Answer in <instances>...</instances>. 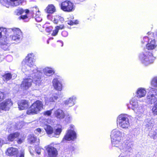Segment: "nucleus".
Wrapping results in <instances>:
<instances>
[{"label":"nucleus","mask_w":157,"mask_h":157,"mask_svg":"<svg viewBox=\"0 0 157 157\" xmlns=\"http://www.w3.org/2000/svg\"><path fill=\"white\" fill-rule=\"evenodd\" d=\"M52 38V39H53V38Z\"/></svg>","instance_id":"57"},{"label":"nucleus","mask_w":157,"mask_h":157,"mask_svg":"<svg viewBox=\"0 0 157 157\" xmlns=\"http://www.w3.org/2000/svg\"><path fill=\"white\" fill-rule=\"evenodd\" d=\"M28 75L29 76L31 77L30 75ZM31 77L33 78V80L28 78H25L23 80L21 85V87L22 89L23 90H27L31 86L32 82L33 81L34 82L36 85L40 86V85L41 84V83H40L39 85L36 84L35 82L34 81L33 77ZM40 82H41V81Z\"/></svg>","instance_id":"12"},{"label":"nucleus","mask_w":157,"mask_h":157,"mask_svg":"<svg viewBox=\"0 0 157 157\" xmlns=\"http://www.w3.org/2000/svg\"><path fill=\"white\" fill-rule=\"evenodd\" d=\"M13 102L10 99H7L0 103V108L2 111H8L13 105Z\"/></svg>","instance_id":"13"},{"label":"nucleus","mask_w":157,"mask_h":157,"mask_svg":"<svg viewBox=\"0 0 157 157\" xmlns=\"http://www.w3.org/2000/svg\"><path fill=\"white\" fill-rule=\"evenodd\" d=\"M35 150L37 153L38 155L40 154L41 152V149L40 147H37L36 148Z\"/></svg>","instance_id":"40"},{"label":"nucleus","mask_w":157,"mask_h":157,"mask_svg":"<svg viewBox=\"0 0 157 157\" xmlns=\"http://www.w3.org/2000/svg\"><path fill=\"white\" fill-rule=\"evenodd\" d=\"M117 121L119 126L122 128H128L130 126V123L128 115L125 114H121L117 117Z\"/></svg>","instance_id":"8"},{"label":"nucleus","mask_w":157,"mask_h":157,"mask_svg":"<svg viewBox=\"0 0 157 157\" xmlns=\"http://www.w3.org/2000/svg\"><path fill=\"white\" fill-rule=\"evenodd\" d=\"M130 103L131 105V109L134 111L137 116L140 117L144 114L145 110L144 105L142 104H138L135 98H132Z\"/></svg>","instance_id":"6"},{"label":"nucleus","mask_w":157,"mask_h":157,"mask_svg":"<svg viewBox=\"0 0 157 157\" xmlns=\"http://www.w3.org/2000/svg\"><path fill=\"white\" fill-rule=\"evenodd\" d=\"M28 141L31 144L35 143L36 145H37L39 143V139H37L33 135H30L28 137Z\"/></svg>","instance_id":"21"},{"label":"nucleus","mask_w":157,"mask_h":157,"mask_svg":"<svg viewBox=\"0 0 157 157\" xmlns=\"http://www.w3.org/2000/svg\"><path fill=\"white\" fill-rule=\"evenodd\" d=\"M62 35L64 37H66L68 35V33L66 31H63L62 32Z\"/></svg>","instance_id":"42"},{"label":"nucleus","mask_w":157,"mask_h":157,"mask_svg":"<svg viewBox=\"0 0 157 157\" xmlns=\"http://www.w3.org/2000/svg\"><path fill=\"white\" fill-rule=\"evenodd\" d=\"M59 32V30L56 27L55 29L53 31L52 33V35L53 36H56L58 34Z\"/></svg>","instance_id":"36"},{"label":"nucleus","mask_w":157,"mask_h":157,"mask_svg":"<svg viewBox=\"0 0 157 157\" xmlns=\"http://www.w3.org/2000/svg\"><path fill=\"white\" fill-rule=\"evenodd\" d=\"M61 9L64 11L70 12L73 9V4L70 1H66L61 3Z\"/></svg>","instance_id":"11"},{"label":"nucleus","mask_w":157,"mask_h":157,"mask_svg":"<svg viewBox=\"0 0 157 157\" xmlns=\"http://www.w3.org/2000/svg\"><path fill=\"white\" fill-rule=\"evenodd\" d=\"M48 153L49 157H56L57 155V151L56 148L53 147L48 146L46 148Z\"/></svg>","instance_id":"14"},{"label":"nucleus","mask_w":157,"mask_h":157,"mask_svg":"<svg viewBox=\"0 0 157 157\" xmlns=\"http://www.w3.org/2000/svg\"><path fill=\"white\" fill-rule=\"evenodd\" d=\"M76 99V96H72L66 100L65 101L64 103L69 106H71L75 104V101Z\"/></svg>","instance_id":"19"},{"label":"nucleus","mask_w":157,"mask_h":157,"mask_svg":"<svg viewBox=\"0 0 157 157\" xmlns=\"http://www.w3.org/2000/svg\"><path fill=\"white\" fill-rule=\"evenodd\" d=\"M148 34H149V32L148 33Z\"/></svg>","instance_id":"58"},{"label":"nucleus","mask_w":157,"mask_h":157,"mask_svg":"<svg viewBox=\"0 0 157 157\" xmlns=\"http://www.w3.org/2000/svg\"><path fill=\"white\" fill-rule=\"evenodd\" d=\"M151 39V38L147 36H144L141 40V43L143 44H147Z\"/></svg>","instance_id":"31"},{"label":"nucleus","mask_w":157,"mask_h":157,"mask_svg":"<svg viewBox=\"0 0 157 157\" xmlns=\"http://www.w3.org/2000/svg\"><path fill=\"white\" fill-rule=\"evenodd\" d=\"M17 149L13 147L9 148L7 150V154L9 155L12 156L16 155L18 153Z\"/></svg>","instance_id":"23"},{"label":"nucleus","mask_w":157,"mask_h":157,"mask_svg":"<svg viewBox=\"0 0 157 157\" xmlns=\"http://www.w3.org/2000/svg\"><path fill=\"white\" fill-rule=\"evenodd\" d=\"M148 104H154L152 106L151 110L152 114L154 116L157 115V89L151 88L147 93L145 100H142L141 101H144ZM140 101H141L140 100Z\"/></svg>","instance_id":"5"},{"label":"nucleus","mask_w":157,"mask_h":157,"mask_svg":"<svg viewBox=\"0 0 157 157\" xmlns=\"http://www.w3.org/2000/svg\"><path fill=\"white\" fill-rule=\"evenodd\" d=\"M59 95L57 94H53L49 98H45V101L46 104L48 105L51 102H55L58 98Z\"/></svg>","instance_id":"18"},{"label":"nucleus","mask_w":157,"mask_h":157,"mask_svg":"<svg viewBox=\"0 0 157 157\" xmlns=\"http://www.w3.org/2000/svg\"><path fill=\"white\" fill-rule=\"evenodd\" d=\"M35 20L38 22H40L42 20V18L40 14V11L38 10L36 12L35 17Z\"/></svg>","instance_id":"29"},{"label":"nucleus","mask_w":157,"mask_h":157,"mask_svg":"<svg viewBox=\"0 0 157 157\" xmlns=\"http://www.w3.org/2000/svg\"><path fill=\"white\" fill-rule=\"evenodd\" d=\"M12 32L13 34L11 36L12 40L18 41L22 36V32L21 30L17 28L8 29L3 27H0V45L2 48L5 50L8 49L9 44L7 39L6 35H8V32Z\"/></svg>","instance_id":"3"},{"label":"nucleus","mask_w":157,"mask_h":157,"mask_svg":"<svg viewBox=\"0 0 157 157\" xmlns=\"http://www.w3.org/2000/svg\"><path fill=\"white\" fill-rule=\"evenodd\" d=\"M52 84L54 88L56 90L61 91L62 90V84L57 78H55L53 79L52 81Z\"/></svg>","instance_id":"17"},{"label":"nucleus","mask_w":157,"mask_h":157,"mask_svg":"<svg viewBox=\"0 0 157 157\" xmlns=\"http://www.w3.org/2000/svg\"><path fill=\"white\" fill-rule=\"evenodd\" d=\"M7 59H8V58L12 59V57L11 56H7Z\"/></svg>","instance_id":"54"},{"label":"nucleus","mask_w":157,"mask_h":157,"mask_svg":"<svg viewBox=\"0 0 157 157\" xmlns=\"http://www.w3.org/2000/svg\"><path fill=\"white\" fill-rule=\"evenodd\" d=\"M18 107L19 110H22L27 108L29 103L25 100H22L18 102Z\"/></svg>","instance_id":"16"},{"label":"nucleus","mask_w":157,"mask_h":157,"mask_svg":"<svg viewBox=\"0 0 157 157\" xmlns=\"http://www.w3.org/2000/svg\"><path fill=\"white\" fill-rule=\"evenodd\" d=\"M151 84L153 87H157V76L154 77L152 79Z\"/></svg>","instance_id":"30"},{"label":"nucleus","mask_w":157,"mask_h":157,"mask_svg":"<svg viewBox=\"0 0 157 157\" xmlns=\"http://www.w3.org/2000/svg\"><path fill=\"white\" fill-rule=\"evenodd\" d=\"M25 13H27L29 12V10H28L26 9L25 10Z\"/></svg>","instance_id":"51"},{"label":"nucleus","mask_w":157,"mask_h":157,"mask_svg":"<svg viewBox=\"0 0 157 157\" xmlns=\"http://www.w3.org/2000/svg\"><path fill=\"white\" fill-rule=\"evenodd\" d=\"M68 118H69L70 119H71V115H68L67 116Z\"/></svg>","instance_id":"52"},{"label":"nucleus","mask_w":157,"mask_h":157,"mask_svg":"<svg viewBox=\"0 0 157 157\" xmlns=\"http://www.w3.org/2000/svg\"><path fill=\"white\" fill-rule=\"evenodd\" d=\"M146 44V49L147 51L144 50L140 54L139 56V59L141 62L144 65L147 66L152 63L155 58L154 57L151 52H148V50H152L155 49L157 44L155 42V39H152Z\"/></svg>","instance_id":"4"},{"label":"nucleus","mask_w":157,"mask_h":157,"mask_svg":"<svg viewBox=\"0 0 157 157\" xmlns=\"http://www.w3.org/2000/svg\"><path fill=\"white\" fill-rule=\"evenodd\" d=\"M57 42H60L61 43V46L62 47L63 46V42L62 41H61V40H59L57 41Z\"/></svg>","instance_id":"47"},{"label":"nucleus","mask_w":157,"mask_h":157,"mask_svg":"<svg viewBox=\"0 0 157 157\" xmlns=\"http://www.w3.org/2000/svg\"><path fill=\"white\" fill-rule=\"evenodd\" d=\"M150 35H153V34H151V33H150Z\"/></svg>","instance_id":"56"},{"label":"nucleus","mask_w":157,"mask_h":157,"mask_svg":"<svg viewBox=\"0 0 157 157\" xmlns=\"http://www.w3.org/2000/svg\"><path fill=\"white\" fill-rule=\"evenodd\" d=\"M33 10H32V11H33V13L34 14V10H35V11H36V10H37V8L36 7H35V8H33Z\"/></svg>","instance_id":"48"},{"label":"nucleus","mask_w":157,"mask_h":157,"mask_svg":"<svg viewBox=\"0 0 157 157\" xmlns=\"http://www.w3.org/2000/svg\"><path fill=\"white\" fill-rule=\"evenodd\" d=\"M154 37L155 40H157V31L156 32L155 36H154Z\"/></svg>","instance_id":"49"},{"label":"nucleus","mask_w":157,"mask_h":157,"mask_svg":"<svg viewBox=\"0 0 157 157\" xmlns=\"http://www.w3.org/2000/svg\"><path fill=\"white\" fill-rule=\"evenodd\" d=\"M47 17L48 19H49L51 17V15H48L47 16Z\"/></svg>","instance_id":"53"},{"label":"nucleus","mask_w":157,"mask_h":157,"mask_svg":"<svg viewBox=\"0 0 157 157\" xmlns=\"http://www.w3.org/2000/svg\"><path fill=\"white\" fill-rule=\"evenodd\" d=\"M22 122L21 121V122H19L17 124H17L16 127V129H20L22 128L23 127V125H22Z\"/></svg>","instance_id":"37"},{"label":"nucleus","mask_w":157,"mask_h":157,"mask_svg":"<svg viewBox=\"0 0 157 157\" xmlns=\"http://www.w3.org/2000/svg\"><path fill=\"white\" fill-rule=\"evenodd\" d=\"M24 140V138H22L20 139L17 141V142L19 144H21Z\"/></svg>","instance_id":"44"},{"label":"nucleus","mask_w":157,"mask_h":157,"mask_svg":"<svg viewBox=\"0 0 157 157\" xmlns=\"http://www.w3.org/2000/svg\"><path fill=\"white\" fill-rule=\"evenodd\" d=\"M123 134L118 129L112 130L110 135L112 145L117 147L121 152H129L132 149V144L131 143L124 140L122 137Z\"/></svg>","instance_id":"2"},{"label":"nucleus","mask_w":157,"mask_h":157,"mask_svg":"<svg viewBox=\"0 0 157 157\" xmlns=\"http://www.w3.org/2000/svg\"><path fill=\"white\" fill-rule=\"evenodd\" d=\"M77 138L76 133L73 130L69 129L67 131L66 135L62 140L63 142H65L67 141L74 140Z\"/></svg>","instance_id":"10"},{"label":"nucleus","mask_w":157,"mask_h":157,"mask_svg":"<svg viewBox=\"0 0 157 157\" xmlns=\"http://www.w3.org/2000/svg\"><path fill=\"white\" fill-rule=\"evenodd\" d=\"M27 16L26 15H22L21 16V18L22 19H25L27 18Z\"/></svg>","instance_id":"46"},{"label":"nucleus","mask_w":157,"mask_h":157,"mask_svg":"<svg viewBox=\"0 0 157 157\" xmlns=\"http://www.w3.org/2000/svg\"><path fill=\"white\" fill-rule=\"evenodd\" d=\"M41 132V129L40 128H37L35 131V132L36 133V134H38L39 133H40Z\"/></svg>","instance_id":"43"},{"label":"nucleus","mask_w":157,"mask_h":157,"mask_svg":"<svg viewBox=\"0 0 157 157\" xmlns=\"http://www.w3.org/2000/svg\"><path fill=\"white\" fill-rule=\"evenodd\" d=\"M53 110V109H52L49 110L44 111L43 113V114L45 116H49L51 115Z\"/></svg>","instance_id":"33"},{"label":"nucleus","mask_w":157,"mask_h":157,"mask_svg":"<svg viewBox=\"0 0 157 157\" xmlns=\"http://www.w3.org/2000/svg\"><path fill=\"white\" fill-rule=\"evenodd\" d=\"M52 21L54 23L57 24L59 21L61 22H63L64 21V19L62 17L58 15H56L53 16L52 17Z\"/></svg>","instance_id":"26"},{"label":"nucleus","mask_w":157,"mask_h":157,"mask_svg":"<svg viewBox=\"0 0 157 157\" xmlns=\"http://www.w3.org/2000/svg\"><path fill=\"white\" fill-rule=\"evenodd\" d=\"M44 129L47 134L50 135L49 136H54L56 137H59L62 131L61 127L58 128L54 131L52 127L48 125L45 126Z\"/></svg>","instance_id":"9"},{"label":"nucleus","mask_w":157,"mask_h":157,"mask_svg":"<svg viewBox=\"0 0 157 157\" xmlns=\"http://www.w3.org/2000/svg\"><path fill=\"white\" fill-rule=\"evenodd\" d=\"M24 11V10L22 8H19L17 9L15 11V13L17 15H20Z\"/></svg>","instance_id":"32"},{"label":"nucleus","mask_w":157,"mask_h":157,"mask_svg":"<svg viewBox=\"0 0 157 157\" xmlns=\"http://www.w3.org/2000/svg\"><path fill=\"white\" fill-rule=\"evenodd\" d=\"M24 150L22 149L20 151L19 154L17 155L16 157H24Z\"/></svg>","instance_id":"35"},{"label":"nucleus","mask_w":157,"mask_h":157,"mask_svg":"<svg viewBox=\"0 0 157 157\" xmlns=\"http://www.w3.org/2000/svg\"><path fill=\"white\" fill-rule=\"evenodd\" d=\"M68 24L70 25H73L74 24H78V21H76L75 23H74L73 21H68L67 23Z\"/></svg>","instance_id":"41"},{"label":"nucleus","mask_w":157,"mask_h":157,"mask_svg":"<svg viewBox=\"0 0 157 157\" xmlns=\"http://www.w3.org/2000/svg\"><path fill=\"white\" fill-rule=\"evenodd\" d=\"M45 30L46 32L49 33L52 30V27L51 26L47 27Z\"/></svg>","instance_id":"39"},{"label":"nucleus","mask_w":157,"mask_h":157,"mask_svg":"<svg viewBox=\"0 0 157 157\" xmlns=\"http://www.w3.org/2000/svg\"><path fill=\"white\" fill-rule=\"evenodd\" d=\"M64 25H60L59 26H57L56 27L57 28L58 30L60 29H62L64 28Z\"/></svg>","instance_id":"38"},{"label":"nucleus","mask_w":157,"mask_h":157,"mask_svg":"<svg viewBox=\"0 0 157 157\" xmlns=\"http://www.w3.org/2000/svg\"><path fill=\"white\" fill-rule=\"evenodd\" d=\"M43 104L39 100H37L33 103L27 110L26 113L28 115L37 114L43 109Z\"/></svg>","instance_id":"7"},{"label":"nucleus","mask_w":157,"mask_h":157,"mask_svg":"<svg viewBox=\"0 0 157 157\" xmlns=\"http://www.w3.org/2000/svg\"><path fill=\"white\" fill-rule=\"evenodd\" d=\"M19 133L18 132H16L10 134L8 136V140L9 141H13L16 139L19 136Z\"/></svg>","instance_id":"24"},{"label":"nucleus","mask_w":157,"mask_h":157,"mask_svg":"<svg viewBox=\"0 0 157 157\" xmlns=\"http://www.w3.org/2000/svg\"><path fill=\"white\" fill-rule=\"evenodd\" d=\"M43 71L44 74L48 76H51L55 73L53 69L48 67H46L44 68Z\"/></svg>","instance_id":"22"},{"label":"nucleus","mask_w":157,"mask_h":157,"mask_svg":"<svg viewBox=\"0 0 157 157\" xmlns=\"http://www.w3.org/2000/svg\"><path fill=\"white\" fill-rule=\"evenodd\" d=\"M6 98V95L3 92L0 91V102L3 101Z\"/></svg>","instance_id":"34"},{"label":"nucleus","mask_w":157,"mask_h":157,"mask_svg":"<svg viewBox=\"0 0 157 157\" xmlns=\"http://www.w3.org/2000/svg\"><path fill=\"white\" fill-rule=\"evenodd\" d=\"M45 10L47 13H52L55 11L56 8L53 5L50 4L47 6Z\"/></svg>","instance_id":"27"},{"label":"nucleus","mask_w":157,"mask_h":157,"mask_svg":"<svg viewBox=\"0 0 157 157\" xmlns=\"http://www.w3.org/2000/svg\"><path fill=\"white\" fill-rule=\"evenodd\" d=\"M12 77V75L10 73H7L5 74L2 76V78L4 82H7L10 80Z\"/></svg>","instance_id":"28"},{"label":"nucleus","mask_w":157,"mask_h":157,"mask_svg":"<svg viewBox=\"0 0 157 157\" xmlns=\"http://www.w3.org/2000/svg\"><path fill=\"white\" fill-rule=\"evenodd\" d=\"M7 143L4 142L2 139H0V146H1L3 144H6Z\"/></svg>","instance_id":"45"},{"label":"nucleus","mask_w":157,"mask_h":157,"mask_svg":"<svg viewBox=\"0 0 157 157\" xmlns=\"http://www.w3.org/2000/svg\"><path fill=\"white\" fill-rule=\"evenodd\" d=\"M146 93L145 89L143 88H138L136 92V96L139 99L144 97Z\"/></svg>","instance_id":"15"},{"label":"nucleus","mask_w":157,"mask_h":157,"mask_svg":"<svg viewBox=\"0 0 157 157\" xmlns=\"http://www.w3.org/2000/svg\"><path fill=\"white\" fill-rule=\"evenodd\" d=\"M34 56L33 53L28 55L22 62V71L23 72H28L29 73L27 74L33 77L36 84L39 85L40 83L42 73L34 64Z\"/></svg>","instance_id":"1"},{"label":"nucleus","mask_w":157,"mask_h":157,"mask_svg":"<svg viewBox=\"0 0 157 157\" xmlns=\"http://www.w3.org/2000/svg\"><path fill=\"white\" fill-rule=\"evenodd\" d=\"M54 114L58 118L62 119L64 117V114L63 111L61 109H58L55 112Z\"/></svg>","instance_id":"25"},{"label":"nucleus","mask_w":157,"mask_h":157,"mask_svg":"<svg viewBox=\"0 0 157 157\" xmlns=\"http://www.w3.org/2000/svg\"><path fill=\"white\" fill-rule=\"evenodd\" d=\"M47 43H48V44L49 43V41H48V40L47 41Z\"/></svg>","instance_id":"55"},{"label":"nucleus","mask_w":157,"mask_h":157,"mask_svg":"<svg viewBox=\"0 0 157 157\" xmlns=\"http://www.w3.org/2000/svg\"><path fill=\"white\" fill-rule=\"evenodd\" d=\"M74 127L75 126L74 125L72 124L70 125V128H71L74 129Z\"/></svg>","instance_id":"50"},{"label":"nucleus","mask_w":157,"mask_h":157,"mask_svg":"<svg viewBox=\"0 0 157 157\" xmlns=\"http://www.w3.org/2000/svg\"><path fill=\"white\" fill-rule=\"evenodd\" d=\"M143 124L147 129H150L153 126L154 122L153 119H147L144 121Z\"/></svg>","instance_id":"20"}]
</instances>
